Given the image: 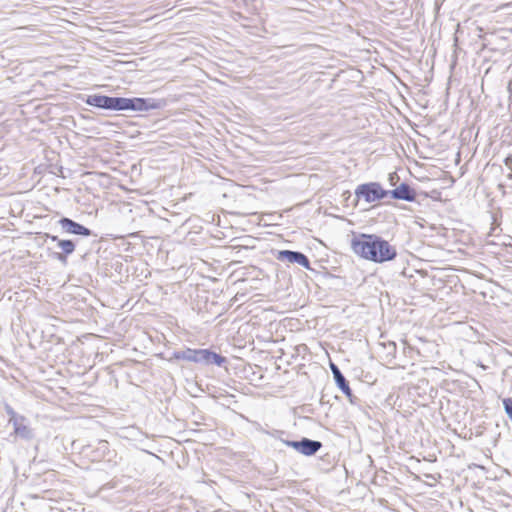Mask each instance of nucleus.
Instances as JSON below:
<instances>
[{
  "label": "nucleus",
  "mask_w": 512,
  "mask_h": 512,
  "mask_svg": "<svg viewBox=\"0 0 512 512\" xmlns=\"http://www.w3.org/2000/svg\"><path fill=\"white\" fill-rule=\"evenodd\" d=\"M84 102L89 106L109 111L147 112L162 107V101L154 98H126L102 94L88 95Z\"/></svg>",
  "instance_id": "nucleus-1"
},
{
  "label": "nucleus",
  "mask_w": 512,
  "mask_h": 512,
  "mask_svg": "<svg viewBox=\"0 0 512 512\" xmlns=\"http://www.w3.org/2000/svg\"><path fill=\"white\" fill-rule=\"evenodd\" d=\"M351 248L356 255L375 263L388 262L397 256L396 248L376 234L361 233L353 237Z\"/></svg>",
  "instance_id": "nucleus-2"
},
{
  "label": "nucleus",
  "mask_w": 512,
  "mask_h": 512,
  "mask_svg": "<svg viewBox=\"0 0 512 512\" xmlns=\"http://www.w3.org/2000/svg\"><path fill=\"white\" fill-rule=\"evenodd\" d=\"M173 358L203 365L215 364L219 367L227 361L224 356L209 349L186 348L185 350L175 351Z\"/></svg>",
  "instance_id": "nucleus-3"
},
{
  "label": "nucleus",
  "mask_w": 512,
  "mask_h": 512,
  "mask_svg": "<svg viewBox=\"0 0 512 512\" xmlns=\"http://www.w3.org/2000/svg\"><path fill=\"white\" fill-rule=\"evenodd\" d=\"M354 194L358 200L364 199L366 203H372L386 198L387 190L379 182H368L358 185Z\"/></svg>",
  "instance_id": "nucleus-4"
},
{
  "label": "nucleus",
  "mask_w": 512,
  "mask_h": 512,
  "mask_svg": "<svg viewBox=\"0 0 512 512\" xmlns=\"http://www.w3.org/2000/svg\"><path fill=\"white\" fill-rule=\"evenodd\" d=\"M330 369L333 374V378L335 381L336 386L342 391V393L348 398L349 402L351 404H356L358 401V398L353 395L352 390L349 386V382L339 369V367L333 363L330 362Z\"/></svg>",
  "instance_id": "nucleus-5"
},
{
  "label": "nucleus",
  "mask_w": 512,
  "mask_h": 512,
  "mask_svg": "<svg viewBox=\"0 0 512 512\" xmlns=\"http://www.w3.org/2000/svg\"><path fill=\"white\" fill-rule=\"evenodd\" d=\"M58 224L60 225L62 231L66 234L78 235L83 237H90L93 235L91 229L68 217L60 218Z\"/></svg>",
  "instance_id": "nucleus-6"
},
{
  "label": "nucleus",
  "mask_w": 512,
  "mask_h": 512,
  "mask_svg": "<svg viewBox=\"0 0 512 512\" xmlns=\"http://www.w3.org/2000/svg\"><path fill=\"white\" fill-rule=\"evenodd\" d=\"M276 259L279 261L296 263L308 270L311 269L309 258L300 251L279 250L277 252Z\"/></svg>",
  "instance_id": "nucleus-7"
},
{
  "label": "nucleus",
  "mask_w": 512,
  "mask_h": 512,
  "mask_svg": "<svg viewBox=\"0 0 512 512\" xmlns=\"http://www.w3.org/2000/svg\"><path fill=\"white\" fill-rule=\"evenodd\" d=\"M387 196H390L395 200H403L407 202L416 201V191L405 182L392 190H387Z\"/></svg>",
  "instance_id": "nucleus-8"
},
{
  "label": "nucleus",
  "mask_w": 512,
  "mask_h": 512,
  "mask_svg": "<svg viewBox=\"0 0 512 512\" xmlns=\"http://www.w3.org/2000/svg\"><path fill=\"white\" fill-rule=\"evenodd\" d=\"M12 426L14 434L23 440L30 441L35 437L34 430L29 426V421L25 416H22Z\"/></svg>",
  "instance_id": "nucleus-9"
},
{
  "label": "nucleus",
  "mask_w": 512,
  "mask_h": 512,
  "mask_svg": "<svg viewBox=\"0 0 512 512\" xmlns=\"http://www.w3.org/2000/svg\"><path fill=\"white\" fill-rule=\"evenodd\" d=\"M57 246L61 249L62 252L54 253L53 257H54V259L58 260L62 264H66L67 257L74 253V251L76 249V244L73 240L61 239V240H58Z\"/></svg>",
  "instance_id": "nucleus-10"
},
{
  "label": "nucleus",
  "mask_w": 512,
  "mask_h": 512,
  "mask_svg": "<svg viewBox=\"0 0 512 512\" xmlns=\"http://www.w3.org/2000/svg\"><path fill=\"white\" fill-rule=\"evenodd\" d=\"M322 448V443L306 437L301 439L300 452L305 456H313Z\"/></svg>",
  "instance_id": "nucleus-11"
},
{
  "label": "nucleus",
  "mask_w": 512,
  "mask_h": 512,
  "mask_svg": "<svg viewBox=\"0 0 512 512\" xmlns=\"http://www.w3.org/2000/svg\"><path fill=\"white\" fill-rule=\"evenodd\" d=\"M109 451L108 442L105 440L98 441V446L95 451V455L93 456V460H98L105 457L106 453Z\"/></svg>",
  "instance_id": "nucleus-12"
},
{
  "label": "nucleus",
  "mask_w": 512,
  "mask_h": 512,
  "mask_svg": "<svg viewBox=\"0 0 512 512\" xmlns=\"http://www.w3.org/2000/svg\"><path fill=\"white\" fill-rule=\"evenodd\" d=\"M4 410L6 414L9 416L8 423L13 424L17 422L23 415L18 414L8 403H4Z\"/></svg>",
  "instance_id": "nucleus-13"
},
{
  "label": "nucleus",
  "mask_w": 512,
  "mask_h": 512,
  "mask_svg": "<svg viewBox=\"0 0 512 512\" xmlns=\"http://www.w3.org/2000/svg\"><path fill=\"white\" fill-rule=\"evenodd\" d=\"M503 408L508 419L512 422V398L507 397L502 399Z\"/></svg>",
  "instance_id": "nucleus-14"
},
{
  "label": "nucleus",
  "mask_w": 512,
  "mask_h": 512,
  "mask_svg": "<svg viewBox=\"0 0 512 512\" xmlns=\"http://www.w3.org/2000/svg\"><path fill=\"white\" fill-rule=\"evenodd\" d=\"M283 443L286 446L295 449L297 452H300L301 440H283Z\"/></svg>",
  "instance_id": "nucleus-15"
},
{
  "label": "nucleus",
  "mask_w": 512,
  "mask_h": 512,
  "mask_svg": "<svg viewBox=\"0 0 512 512\" xmlns=\"http://www.w3.org/2000/svg\"><path fill=\"white\" fill-rule=\"evenodd\" d=\"M395 179H396V180H398V179H399V177H398L397 173H395V172L390 173V174H389V181H390V183H391L392 185H394V181H395Z\"/></svg>",
  "instance_id": "nucleus-16"
},
{
  "label": "nucleus",
  "mask_w": 512,
  "mask_h": 512,
  "mask_svg": "<svg viewBox=\"0 0 512 512\" xmlns=\"http://www.w3.org/2000/svg\"><path fill=\"white\" fill-rule=\"evenodd\" d=\"M46 238L50 239L53 242H56L57 244H58V240H61L58 236L51 235V234H46Z\"/></svg>",
  "instance_id": "nucleus-17"
},
{
  "label": "nucleus",
  "mask_w": 512,
  "mask_h": 512,
  "mask_svg": "<svg viewBox=\"0 0 512 512\" xmlns=\"http://www.w3.org/2000/svg\"><path fill=\"white\" fill-rule=\"evenodd\" d=\"M90 449H91V445H87V446L83 447V452L88 455Z\"/></svg>",
  "instance_id": "nucleus-18"
},
{
  "label": "nucleus",
  "mask_w": 512,
  "mask_h": 512,
  "mask_svg": "<svg viewBox=\"0 0 512 512\" xmlns=\"http://www.w3.org/2000/svg\"><path fill=\"white\" fill-rule=\"evenodd\" d=\"M511 161H512V156L507 157V158L505 159V161H504V162H505V165H507V166H508V165L510 164V162H511Z\"/></svg>",
  "instance_id": "nucleus-19"
}]
</instances>
